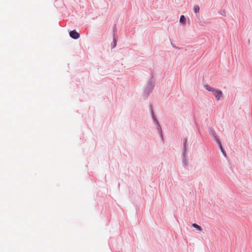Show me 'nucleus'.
I'll use <instances>...</instances> for the list:
<instances>
[{
    "label": "nucleus",
    "mask_w": 252,
    "mask_h": 252,
    "mask_svg": "<svg viewBox=\"0 0 252 252\" xmlns=\"http://www.w3.org/2000/svg\"><path fill=\"white\" fill-rule=\"evenodd\" d=\"M154 85L151 86V89H152L154 88Z\"/></svg>",
    "instance_id": "12"
},
{
    "label": "nucleus",
    "mask_w": 252,
    "mask_h": 252,
    "mask_svg": "<svg viewBox=\"0 0 252 252\" xmlns=\"http://www.w3.org/2000/svg\"><path fill=\"white\" fill-rule=\"evenodd\" d=\"M188 143H187V139H184V147H183V152L185 153L186 152L188 148Z\"/></svg>",
    "instance_id": "5"
},
{
    "label": "nucleus",
    "mask_w": 252,
    "mask_h": 252,
    "mask_svg": "<svg viewBox=\"0 0 252 252\" xmlns=\"http://www.w3.org/2000/svg\"><path fill=\"white\" fill-rule=\"evenodd\" d=\"M69 35L72 38L77 39L79 38L80 34L78 32H77L76 31H71L69 32Z\"/></svg>",
    "instance_id": "3"
},
{
    "label": "nucleus",
    "mask_w": 252,
    "mask_h": 252,
    "mask_svg": "<svg viewBox=\"0 0 252 252\" xmlns=\"http://www.w3.org/2000/svg\"><path fill=\"white\" fill-rule=\"evenodd\" d=\"M192 226L199 231H201L202 230V227L196 223H193L192 224Z\"/></svg>",
    "instance_id": "6"
},
{
    "label": "nucleus",
    "mask_w": 252,
    "mask_h": 252,
    "mask_svg": "<svg viewBox=\"0 0 252 252\" xmlns=\"http://www.w3.org/2000/svg\"><path fill=\"white\" fill-rule=\"evenodd\" d=\"M179 21L180 24L184 26L187 24V19L184 15L181 16Z\"/></svg>",
    "instance_id": "4"
},
{
    "label": "nucleus",
    "mask_w": 252,
    "mask_h": 252,
    "mask_svg": "<svg viewBox=\"0 0 252 252\" xmlns=\"http://www.w3.org/2000/svg\"><path fill=\"white\" fill-rule=\"evenodd\" d=\"M116 43H117V40H116V38L114 37V43H113V44H112V48H114L115 47V46H116Z\"/></svg>",
    "instance_id": "9"
},
{
    "label": "nucleus",
    "mask_w": 252,
    "mask_h": 252,
    "mask_svg": "<svg viewBox=\"0 0 252 252\" xmlns=\"http://www.w3.org/2000/svg\"><path fill=\"white\" fill-rule=\"evenodd\" d=\"M199 7L198 5H195L193 7V10L195 13H198L199 11Z\"/></svg>",
    "instance_id": "8"
},
{
    "label": "nucleus",
    "mask_w": 252,
    "mask_h": 252,
    "mask_svg": "<svg viewBox=\"0 0 252 252\" xmlns=\"http://www.w3.org/2000/svg\"><path fill=\"white\" fill-rule=\"evenodd\" d=\"M160 135H161V137H162V134H161V133L160 134Z\"/></svg>",
    "instance_id": "13"
},
{
    "label": "nucleus",
    "mask_w": 252,
    "mask_h": 252,
    "mask_svg": "<svg viewBox=\"0 0 252 252\" xmlns=\"http://www.w3.org/2000/svg\"><path fill=\"white\" fill-rule=\"evenodd\" d=\"M153 116V119H154L155 122L156 123L157 122V120H156V118L155 117V116L154 115Z\"/></svg>",
    "instance_id": "11"
},
{
    "label": "nucleus",
    "mask_w": 252,
    "mask_h": 252,
    "mask_svg": "<svg viewBox=\"0 0 252 252\" xmlns=\"http://www.w3.org/2000/svg\"><path fill=\"white\" fill-rule=\"evenodd\" d=\"M210 134H211V135L212 136V137L213 138L214 140L218 143L219 144V146H220V149L221 150L222 153H223V154L225 156H226V154L224 152V150H223L222 149V146H221V143L219 140V139L218 138V137L217 136V135L215 133V132H214V130H210Z\"/></svg>",
    "instance_id": "2"
},
{
    "label": "nucleus",
    "mask_w": 252,
    "mask_h": 252,
    "mask_svg": "<svg viewBox=\"0 0 252 252\" xmlns=\"http://www.w3.org/2000/svg\"><path fill=\"white\" fill-rule=\"evenodd\" d=\"M204 87L208 91L212 93L217 100L219 101L223 98V93L220 90L215 89L208 85H205Z\"/></svg>",
    "instance_id": "1"
},
{
    "label": "nucleus",
    "mask_w": 252,
    "mask_h": 252,
    "mask_svg": "<svg viewBox=\"0 0 252 252\" xmlns=\"http://www.w3.org/2000/svg\"><path fill=\"white\" fill-rule=\"evenodd\" d=\"M184 162L185 164H187V159L184 158Z\"/></svg>",
    "instance_id": "10"
},
{
    "label": "nucleus",
    "mask_w": 252,
    "mask_h": 252,
    "mask_svg": "<svg viewBox=\"0 0 252 252\" xmlns=\"http://www.w3.org/2000/svg\"><path fill=\"white\" fill-rule=\"evenodd\" d=\"M219 13L220 15L222 16H224V17L226 16V12L225 10L224 9H220L219 11Z\"/></svg>",
    "instance_id": "7"
}]
</instances>
